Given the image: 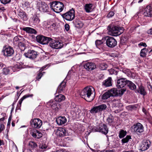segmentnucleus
I'll return each mask as SVG.
<instances>
[{
    "mask_svg": "<svg viewBox=\"0 0 152 152\" xmlns=\"http://www.w3.org/2000/svg\"><path fill=\"white\" fill-rule=\"evenodd\" d=\"M4 124H1L0 125V131L2 132L4 129Z\"/></svg>",
    "mask_w": 152,
    "mask_h": 152,
    "instance_id": "5fc2aeb1",
    "label": "nucleus"
},
{
    "mask_svg": "<svg viewBox=\"0 0 152 152\" xmlns=\"http://www.w3.org/2000/svg\"><path fill=\"white\" fill-rule=\"evenodd\" d=\"M79 94L87 101L91 102L94 98L95 92L94 88L90 86L86 87L81 92H79Z\"/></svg>",
    "mask_w": 152,
    "mask_h": 152,
    "instance_id": "f257e3e1",
    "label": "nucleus"
},
{
    "mask_svg": "<svg viewBox=\"0 0 152 152\" xmlns=\"http://www.w3.org/2000/svg\"><path fill=\"white\" fill-rule=\"evenodd\" d=\"M32 136L34 138L39 139L42 137V134L41 132L37 130L34 131L31 133Z\"/></svg>",
    "mask_w": 152,
    "mask_h": 152,
    "instance_id": "393cba45",
    "label": "nucleus"
},
{
    "mask_svg": "<svg viewBox=\"0 0 152 152\" xmlns=\"http://www.w3.org/2000/svg\"><path fill=\"white\" fill-rule=\"evenodd\" d=\"M5 10L4 8L3 7H1L0 6V11L2 12Z\"/></svg>",
    "mask_w": 152,
    "mask_h": 152,
    "instance_id": "69168bd1",
    "label": "nucleus"
},
{
    "mask_svg": "<svg viewBox=\"0 0 152 152\" xmlns=\"http://www.w3.org/2000/svg\"><path fill=\"white\" fill-rule=\"evenodd\" d=\"M56 135L60 137H64L67 135L68 134L64 128L60 127L58 129L56 132Z\"/></svg>",
    "mask_w": 152,
    "mask_h": 152,
    "instance_id": "f3484780",
    "label": "nucleus"
},
{
    "mask_svg": "<svg viewBox=\"0 0 152 152\" xmlns=\"http://www.w3.org/2000/svg\"><path fill=\"white\" fill-rule=\"evenodd\" d=\"M46 66H45L42 68L39 71V72H42L44 69L46 67Z\"/></svg>",
    "mask_w": 152,
    "mask_h": 152,
    "instance_id": "bf43d9fd",
    "label": "nucleus"
},
{
    "mask_svg": "<svg viewBox=\"0 0 152 152\" xmlns=\"http://www.w3.org/2000/svg\"><path fill=\"white\" fill-rule=\"evenodd\" d=\"M5 65L2 62H0V69H2V67H4Z\"/></svg>",
    "mask_w": 152,
    "mask_h": 152,
    "instance_id": "0e129e2a",
    "label": "nucleus"
},
{
    "mask_svg": "<svg viewBox=\"0 0 152 152\" xmlns=\"http://www.w3.org/2000/svg\"><path fill=\"white\" fill-rule=\"evenodd\" d=\"M36 7L40 11L42 12H46L48 11L49 7L45 2L40 0L36 2Z\"/></svg>",
    "mask_w": 152,
    "mask_h": 152,
    "instance_id": "423d86ee",
    "label": "nucleus"
},
{
    "mask_svg": "<svg viewBox=\"0 0 152 152\" xmlns=\"http://www.w3.org/2000/svg\"><path fill=\"white\" fill-rule=\"evenodd\" d=\"M49 43L50 46L54 49H60L63 46L62 43H61L58 40L53 39L51 38H50Z\"/></svg>",
    "mask_w": 152,
    "mask_h": 152,
    "instance_id": "6e6552de",
    "label": "nucleus"
},
{
    "mask_svg": "<svg viewBox=\"0 0 152 152\" xmlns=\"http://www.w3.org/2000/svg\"><path fill=\"white\" fill-rule=\"evenodd\" d=\"M24 39L20 36L15 37L13 39V44L16 46H18L21 50H23L25 49V45L23 41Z\"/></svg>",
    "mask_w": 152,
    "mask_h": 152,
    "instance_id": "20e7f679",
    "label": "nucleus"
},
{
    "mask_svg": "<svg viewBox=\"0 0 152 152\" xmlns=\"http://www.w3.org/2000/svg\"><path fill=\"white\" fill-rule=\"evenodd\" d=\"M66 82L64 81H62L58 86L57 91L58 92L61 93L65 89L66 86Z\"/></svg>",
    "mask_w": 152,
    "mask_h": 152,
    "instance_id": "c756f323",
    "label": "nucleus"
},
{
    "mask_svg": "<svg viewBox=\"0 0 152 152\" xmlns=\"http://www.w3.org/2000/svg\"><path fill=\"white\" fill-rule=\"evenodd\" d=\"M40 20L38 17L37 16H34L31 20V22L33 23V25H37L40 22Z\"/></svg>",
    "mask_w": 152,
    "mask_h": 152,
    "instance_id": "c85d7f7f",
    "label": "nucleus"
},
{
    "mask_svg": "<svg viewBox=\"0 0 152 152\" xmlns=\"http://www.w3.org/2000/svg\"><path fill=\"white\" fill-rule=\"evenodd\" d=\"M111 80L112 78L111 77H108L107 79L106 80L103 82V85L106 87L111 86L112 85Z\"/></svg>",
    "mask_w": 152,
    "mask_h": 152,
    "instance_id": "72a5a7b5",
    "label": "nucleus"
},
{
    "mask_svg": "<svg viewBox=\"0 0 152 152\" xmlns=\"http://www.w3.org/2000/svg\"><path fill=\"white\" fill-rule=\"evenodd\" d=\"M126 40V39L124 38H122L121 39V42L124 43Z\"/></svg>",
    "mask_w": 152,
    "mask_h": 152,
    "instance_id": "e2e57ef3",
    "label": "nucleus"
},
{
    "mask_svg": "<svg viewBox=\"0 0 152 152\" xmlns=\"http://www.w3.org/2000/svg\"><path fill=\"white\" fill-rule=\"evenodd\" d=\"M148 87L149 91H152V86L151 84H149Z\"/></svg>",
    "mask_w": 152,
    "mask_h": 152,
    "instance_id": "680f3d73",
    "label": "nucleus"
},
{
    "mask_svg": "<svg viewBox=\"0 0 152 152\" xmlns=\"http://www.w3.org/2000/svg\"><path fill=\"white\" fill-rule=\"evenodd\" d=\"M85 69L88 71H90L95 69L96 67V64L93 62H87L84 65Z\"/></svg>",
    "mask_w": 152,
    "mask_h": 152,
    "instance_id": "aec40b11",
    "label": "nucleus"
},
{
    "mask_svg": "<svg viewBox=\"0 0 152 152\" xmlns=\"http://www.w3.org/2000/svg\"><path fill=\"white\" fill-rule=\"evenodd\" d=\"M67 119L64 116H60L57 118L56 121L58 125H62L66 122Z\"/></svg>",
    "mask_w": 152,
    "mask_h": 152,
    "instance_id": "412c9836",
    "label": "nucleus"
},
{
    "mask_svg": "<svg viewBox=\"0 0 152 152\" xmlns=\"http://www.w3.org/2000/svg\"><path fill=\"white\" fill-rule=\"evenodd\" d=\"M2 69V73L5 75H7L9 74L11 69V68L9 67H3Z\"/></svg>",
    "mask_w": 152,
    "mask_h": 152,
    "instance_id": "c9c22d12",
    "label": "nucleus"
},
{
    "mask_svg": "<svg viewBox=\"0 0 152 152\" xmlns=\"http://www.w3.org/2000/svg\"><path fill=\"white\" fill-rule=\"evenodd\" d=\"M22 29L28 33L36 34L37 33L35 29L29 27L23 28Z\"/></svg>",
    "mask_w": 152,
    "mask_h": 152,
    "instance_id": "a878e982",
    "label": "nucleus"
},
{
    "mask_svg": "<svg viewBox=\"0 0 152 152\" xmlns=\"http://www.w3.org/2000/svg\"><path fill=\"white\" fill-rule=\"evenodd\" d=\"M18 65L16 64L14 65V66L11 68V69H12L13 72H15L16 71H17V69L19 68Z\"/></svg>",
    "mask_w": 152,
    "mask_h": 152,
    "instance_id": "de8ad7c7",
    "label": "nucleus"
},
{
    "mask_svg": "<svg viewBox=\"0 0 152 152\" xmlns=\"http://www.w3.org/2000/svg\"><path fill=\"white\" fill-rule=\"evenodd\" d=\"M11 118L10 117L9 118L8 122L7 123V125H10L11 123Z\"/></svg>",
    "mask_w": 152,
    "mask_h": 152,
    "instance_id": "338daca9",
    "label": "nucleus"
},
{
    "mask_svg": "<svg viewBox=\"0 0 152 152\" xmlns=\"http://www.w3.org/2000/svg\"><path fill=\"white\" fill-rule=\"evenodd\" d=\"M11 0H0L1 2V3L4 4H6L9 3Z\"/></svg>",
    "mask_w": 152,
    "mask_h": 152,
    "instance_id": "49530a36",
    "label": "nucleus"
},
{
    "mask_svg": "<svg viewBox=\"0 0 152 152\" xmlns=\"http://www.w3.org/2000/svg\"><path fill=\"white\" fill-rule=\"evenodd\" d=\"M110 73L111 74H117V71L114 70L113 69H111L110 71Z\"/></svg>",
    "mask_w": 152,
    "mask_h": 152,
    "instance_id": "6e6d98bb",
    "label": "nucleus"
},
{
    "mask_svg": "<svg viewBox=\"0 0 152 152\" xmlns=\"http://www.w3.org/2000/svg\"><path fill=\"white\" fill-rule=\"evenodd\" d=\"M65 28L66 31H68L69 28V26L68 24H66L65 25Z\"/></svg>",
    "mask_w": 152,
    "mask_h": 152,
    "instance_id": "4d7b16f0",
    "label": "nucleus"
},
{
    "mask_svg": "<svg viewBox=\"0 0 152 152\" xmlns=\"http://www.w3.org/2000/svg\"><path fill=\"white\" fill-rule=\"evenodd\" d=\"M131 139V136L130 135H127L126 137L123 138L121 140V142L122 144L128 142L129 140Z\"/></svg>",
    "mask_w": 152,
    "mask_h": 152,
    "instance_id": "ea45409f",
    "label": "nucleus"
},
{
    "mask_svg": "<svg viewBox=\"0 0 152 152\" xmlns=\"http://www.w3.org/2000/svg\"><path fill=\"white\" fill-rule=\"evenodd\" d=\"M127 134V132L126 131L121 129L120 130L119 133V137L120 138H121L125 136Z\"/></svg>",
    "mask_w": 152,
    "mask_h": 152,
    "instance_id": "a19ab883",
    "label": "nucleus"
},
{
    "mask_svg": "<svg viewBox=\"0 0 152 152\" xmlns=\"http://www.w3.org/2000/svg\"><path fill=\"white\" fill-rule=\"evenodd\" d=\"M50 38L42 35H38L36 37V39L37 41L40 44L45 45L49 42Z\"/></svg>",
    "mask_w": 152,
    "mask_h": 152,
    "instance_id": "f8f14e48",
    "label": "nucleus"
},
{
    "mask_svg": "<svg viewBox=\"0 0 152 152\" xmlns=\"http://www.w3.org/2000/svg\"><path fill=\"white\" fill-rule=\"evenodd\" d=\"M1 115H2L3 117L5 118V117L6 116V114L5 113H2Z\"/></svg>",
    "mask_w": 152,
    "mask_h": 152,
    "instance_id": "774afa93",
    "label": "nucleus"
},
{
    "mask_svg": "<svg viewBox=\"0 0 152 152\" xmlns=\"http://www.w3.org/2000/svg\"><path fill=\"white\" fill-rule=\"evenodd\" d=\"M113 104L115 105V107H118L119 103V101L118 100L116 101L115 100L113 101Z\"/></svg>",
    "mask_w": 152,
    "mask_h": 152,
    "instance_id": "8fccbe9b",
    "label": "nucleus"
},
{
    "mask_svg": "<svg viewBox=\"0 0 152 152\" xmlns=\"http://www.w3.org/2000/svg\"><path fill=\"white\" fill-rule=\"evenodd\" d=\"M39 147L40 148L42 149H45L47 148V146L45 144H42L39 146Z\"/></svg>",
    "mask_w": 152,
    "mask_h": 152,
    "instance_id": "603ef678",
    "label": "nucleus"
},
{
    "mask_svg": "<svg viewBox=\"0 0 152 152\" xmlns=\"http://www.w3.org/2000/svg\"><path fill=\"white\" fill-rule=\"evenodd\" d=\"M50 7L54 12L59 13L63 10L64 6L61 2L55 1L50 3Z\"/></svg>",
    "mask_w": 152,
    "mask_h": 152,
    "instance_id": "7ed1b4c3",
    "label": "nucleus"
},
{
    "mask_svg": "<svg viewBox=\"0 0 152 152\" xmlns=\"http://www.w3.org/2000/svg\"><path fill=\"white\" fill-rule=\"evenodd\" d=\"M50 105L51 107L56 111H58L59 109L61 108L60 104L57 103L55 100L51 103Z\"/></svg>",
    "mask_w": 152,
    "mask_h": 152,
    "instance_id": "5701e85b",
    "label": "nucleus"
},
{
    "mask_svg": "<svg viewBox=\"0 0 152 152\" xmlns=\"http://www.w3.org/2000/svg\"><path fill=\"white\" fill-rule=\"evenodd\" d=\"M92 7L91 4H86L85 6V9L87 12H90Z\"/></svg>",
    "mask_w": 152,
    "mask_h": 152,
    "instance_id": "e433bc0d",
    "label": "nucleus"
},
{
    "mask_svg": "<svg viewBox=\"0 0 152 152\" xmlns=\"http://www.w3.org/2000/svg\"><path fill=\"white\" fill-rule=\"evenodd\" d=\"M75 11L72 8L71 10L62 14L61 16L64 19L67 21H71L73 20L75 18Z\"/></svg>",
    "mask_w": 152,
    "mask_h": 152,
    "instance_id": "39448f33",
    "label": "nucleus"
},
{
    "mask_svg": "<svg viewBox=\"0 0 152 152\" xmlns=\"http://www.w3.org/2000/svg\"><path fill=\"white\" fill-rule=\"evenodd\" d=\"M148 51V49H147L145 48H144L141 51L140 53V56L142 57H144L146 56V53Z\"/></svg>",
    "mask_w": 152,
    "mask_h": 152,
    "instance_id": "58836bf2",
    "label": "nucleus"
},
{
    "mask_svg": "<svg viewBox=\"0 0 152 152\" xmlns=\"http://www.w3.org/2000/svg\"><path fill=\"white\" fill-rule=\"evenodd\" d=\"M75 25L78 28H81L83 25V23L80 21H78L75 22Z\"/></svg>",
    "mask_w": 152,
    "mask_h": 152,
    "instance_id": "37998d69",
    "label": "nucleus"
},
{
    "mask_svg": "<svg viewBox=\"0 0 152 152\" xmlns=\"http://www.w3.org/2000/svg\"><path fill=\"white\" fill-rule=\"evenodd\" d=\"M39 53L33 50H28L24 53V55L26 58L32 59H34L37 57Z\"/></svg>",
    "mask_w": 152,
    "mask_h": 152,
    "instance_id": "9b49d317",
    "label": "nucleus"
},
{
    "mask_svg": "<svg viewBox=\"0 0 152 152\" xmlns=\"http://www.w3.org/2000/svg\"><path fill=\"white\" fill-rule=\"evenodd\" d=\"M139 46H142L146 47L147 46V45L145 43L141 42L138 44Z\"/></svg>",
    "mask_w": 152,
    "mask_h": 152,
    "instance_id": "864d4df0",
    "label": "nucleus"
},
{
    "mask_svg": "<svg viewBox=\"0 0 152 152\" xmlns=\"http://www.w3.org/2000/svg\"><path fill=\"white\" fill-rule=\"evenodd\" d=\"M98 67L100 70H103L106 69L108 67V65L105 63H102L99 64Z\"/></svg>",
    "mask_w": 152,
    "mask_h": 152,
    "instance_id": "f704fd0d",
    "label": "nucleus"
},
{
    "mask_svg": "<svg viewBox=\"0 0 152 152\" xmlns=\"http://www.w3.org/2000/svg\"><path fill=\"white\" fill-rule=\"evenodd\" d=\"M18 15L20 18L23 20H26L27 19V15L26 13L23 10L20 9L18 10Z\"/></svg>",
    "mask_w": 152,
    "mask_h": 152,
    "instance_id": "b1692460",
    "label": "nucleus"
},
{
    "mask_svg": "<svg viewBox=\"0 0 152 152\" xmlns=\"http://www.w3.org/2000/svg\"><path fill=\"white\" fill-rule=\"evenodd\" d=\"M37 147V145L35 142L33 141L29 142L28 147L32 152H33Z\"/></svg>",
    "mask_w": 152,
    "mask_h": 152,
    "instance_id": "bb28decb",
    "label": "nucleus"
},
{
    "mask_svg": "<svg viewBox=\"0 0 152 152\" xmlns=\"http://www.w3.org/2000/svg\"><path fill=\"white\" fill-rule=\"evenodd\" d=\"M33 96V95L31 94H26L24 96L18 101V106L19 107H20L21 106V105L22 103L23 102V101L25 99L30 97H32Z\"/></svg>",
    "mask_w": 152,
    "mask_h": 152,
    "instance_id": "7c9ffc66",
    "label": "nucleus"
},
{
    "mask_svg": "<svg viewBox=\"0 0 152 152\" xmlns=\"http://www.w3.org/2000/svg\"><path fill=\"white\" fill-rule=\"evenodd\" d=\"M134 130L138 135H140L144 132V127L141 123H137L134 125Z\"/></svg>",
    "mask_w": 152,
    "mask_h": 152,
    "instance_id": "4468645a",
    "label": "nucleus"
},
{
    "mask_svg": "<svg viewBox=\"0 0 152 152\" xmlns=\"http://www.w3.org/2000/svg\"><path fill=\"white\" fill-rule=\"evenodd\" d=\"M108 29L109 34L114 36L120 35L123 33L124 31L123 27L116 26H109Z\"/></svg>",
    "mask_w": 152,
    "mask_h": 152,
    "instance_id": "f03ea898",
    "label": "nucleus"
},
{
    "mask_svg": "<svg viewBox=\"0 0 152 152\" xmlns=\"http://www.w3.org/2000/svg\"><path fill=\"white\" fill-rule=\"evenodd\" d=\"M135 92L139 93L143 96H144L147 94L144 87L142 85L138 86V89L135 90Z\"/></svg>",
    "mask_w": 152,
    "mask_h": 152,
    "instance_id": "4be33fe9",
    "label": "nucleus"
},
{
    "mask_svg": "<svg viewBox=\"0 0 152 152\" xmlns=\"http://www.w3.org/2000/svg\"><path fill=\"white\" fill-rule=\"evenodd\" d=\"M127 80L126 78H123L119 79L117 80L116 86L118 88H121L124 87L126 85Z\"/></svg>",
    "mask_w": 152,
    "mask_h": 152,
    "instance_id": "a211bd4d",
    "label": "nucleus"
},
{
    "mask_svg": "<svg viewBox=\"0 0 152 152\" xmlns=\"http://www.w3.org/2000/svg\"><path fill=\"white\" fill-rule=\"evenodd\" d=\"M2 52L4 56H10L13 54L14 51L11 46L5 45L3 47Z\"/></svg>",
    "mask_w": 152,
    "mask_h": 152,
    "instance_id": "9d476101",
    "label": "nucleus"
},
{
    "mask_svg": "<svg viewBox=\"0 0 152 152\" xmlns=\"http://www.w3.org/2000/svg\"><path fill=\"white\" fill-rule=\"evenodd\" d=\"M114 14V12L113 11L110 12L107 15V17L109 18L113 16Z\"/></svg>",
    "mask_w": 152,
    "mask_h": 152,
    "instance_id": "09e8293b",
    "label": "nucleus"
},
{
    "mask_svg": "<svg viewBox=\"0 0 152 152\" xmlns=\"http://www.w3.org/2000/svg\"><path fill=\"white\" fill-rule=\"evenodd\" d=\"M126 82V85L128 86L131 90H134L136 89V85L132 81L127 80Z\"/></svg>",
    "mask_w": 152,
    "mask_h": 152,
    "instance_id": "2f4dec72",
    "label": "nucleus"
},
{
    "mask_svg": "<svg viewBox=\"0 0 152 152\" xmlns=\"http://www.w3.org/2000/svg\"><path fill=\"white\" fill-rule=\"evenodd\" d=\"M103 43V42L101 40H97L95 42V44L97 47H98L99 46L102 44Z\"/></svg>",
    "mask_w": 152,
    "mask_h": 152,
    "instance_id": "a18cd8bd",
    "label": "nucleus"
},
{
    "mask_svg": "<svg viewBox=\"0 0 152 152\" xmlns=\"http://www.w3.org/2000/svg\"><path fill=\"white\" fill-rule=\"evenodd\" d=\"M111 96H120L118 91L116 88H113L108 91Z\"/></svg>",
    "mask_w": 152,
    "mask_h": 152,
    "instance_id": "cd10ccee",
    "label": "nucleus"
},
{
    "mask_svg": "<svg viewBox=\"0 0 152 152\" xmlns=\"http://www.w3.org/2000/svg\"><path fill=\"white\" fill-rule=\"evenodd\" d=\"M106 108L107 106L106 104H102L93 107L90 110V112L91 114H95L104 110Z\"/></svg>",
    "mask_w": 152,
    "mask_h": 152,
    "instance_id": "1a4fd4ad",
    "label": "nucleus"
},
{
    "mask_svg": "<svg viewBox=\"0 0 152 152\" xmlns=\"http://www.w3.org/2000/svg\"><path fill=\"white\" fill-rule=\"evenodd\" d=\"M30 123L32 127L36 129L40 128L42 125V121L39 118L31 119Z\"/></svg>",
    "mask_w": 152,
    "mask_h": 152,
    "instance_id": "ddd939ff",
    "label": "nucleus"
},
{
    "mask_svg": "<svg viewBox=\"0 0 152 152\" xmlns=\"http://www.w3.org/2000/svg\"><path fill=\"white\" fill-rule=\"evenodd\" d=\"M125 91L126 90L124 89H121V90L118 91L119 94V96H121L122 95Z\"/></svg>",
    "mask_w": 152,
    "mask_h": 152,
    "instance_id": "3c124183",
    "label": "nucleus"
},
{
    "mask_svg": "<svg viewBox=\"0 0 152 152\" xmlns=\"http://www.w3.org/2000/svg\"><path fill=\"white\" fill-rule=\"evenodd\" d=\"M93 131L99 132L106 135L108 132V129L106 125L101 123L97 127H94L93 129Z\"/></svg>",
    "mask_w": 152,
    "mask_h": 152,
    "instance_id": "0eeeda50",
    "label": "nucleus"
},
{
    "mask_svg": "<svg viewBox=\"0 0 152 152\" xmlns=\"http://www.w3.org/2000/svg\"><path fill=\"white\" fill-rule=\"evenodd\" d=\"M113 117L111 115L107 119V122L110 125H113L114 123Z\"/></svg>",
    "mask_w": 152,
    "mask_h": 152,
    "instance_id": "4c0bfd02",
    "label": "nucleus"
},
{
    "mask_svg": "<svg viewBox=\"0 0 152 152\" xmlns=\"http://www.w3.org/2000/svg\"><path fill=\"white\" fill-rule=\"evenodd\" d=\"M38 73L37 76L36 77V79L39 80L41 78V77L43 75V73H45V72H38Z\"/></svg>",
    "mask_w": 152,
    "mask_h": 152,
    "instance_id": "c03bdc74",
    "label": "nucleus"
},
{
    "mask_svg": "<svg viewBox=\"0 0 152 152\" xmlns=\"http://www.w3.org/2000/svg\"><path fill=\"white\" fill-rule=\"evenodd\" d=\"M147 33L148 34H152V28L148 31Z\"/></svg>",
    "mask_w": 152,
    "mask_h": 152,
    "instance_id": "052dcab7",
    "label": "nucleus"
},
{
    "mask_svg": "<svg viewBox=\"0 0 152 152\" xmlns=\"http://www.w3.org/2000/svg\"><path fill=\"white\" fill-rule=\"evenodd\" d=\"M106 38V44L108 47L113 48L117 45V42L114 38L111 37H108Z\"/></svg>",
    "mask_w": 152,
    "mask_h": 152,
    "instance_id": "2eb2a0df",
    "label": "nucleus"
},
{
    "mask_svg": "<svg viewBox=\"0 0 152 152\" xmlns=\"http://www.w3.org/2000/svg\"><path fill=\"white\" fill-rule=\"evenodd\" d=\"M56 24L55 23H53L50 26V27L52 29H55L56 28Z\"/></svg>",
    "mask_w": 152,
    "mask_h": 152,
    "instance_id": "13d9d810",
    "label": "nucleus"
},
{
    "mask_svg": "<svg viewBox=\"0 0 152 152\" xmlns=\"http://www.w3.org/2000/svg\"><path fill=\"white\" fill-rule=\"evenodd\" d=\"M151 145V142L149 140H144L142 142L141 144L140 149L142 151L146 150L148 149Z\"/></svg>",
    "mask_w": 152,
    "mask_h": 152,
    "instance_id": "dca6fc26",
    "label": "nucleus"
},
{
    "mask_svg": "<svg viewBox=\"0 0 152 152\" xmlns=\"http://www.w3.org/2000/svg\"><path fill=\"white\" fill-rule=\"evenodd\" d=\"M110 94L109 91L104 94L102 96V98L103 99H106L110 96Z\"/></svg>",
    "mask_w": 152,
    "mask_h": 152,
    "instance_id": "79ce46f5",
    "label": "nucleus"
},
{
    "mask_svg": "<svg viewBox=\"0 0 152 152\" xmlns=\"http://www.w3.org/2000/svg\"><path fill=\"white\" fill-rule=\"evenodd\" d=\"M143 15L145 16L151 17L152 16V7L150 5L147 6L144 10Z\"/></svg>",
    "mask_w": 152,
    "mask_h": 152,
    "instance_id": "6ab92c4d",
    "label": "nucleus"
},
{
    "mask_svg": "<svg viewBox=\"0 0 152 152\" xmlns=\"http://www.w3.org/2000/svg\"><path fill=\"white\" fill-rule=\"evenodd\" d=\"M65 99V96L61 94H59L56 96L54 99L55 101L58 102H61L64 100Z\"/></svg>",
    "mask_w": 152,
    "mask_h": 152,
    "instance_id": "473e14b6",
    "label": "nucleus"
}]
</instances>
